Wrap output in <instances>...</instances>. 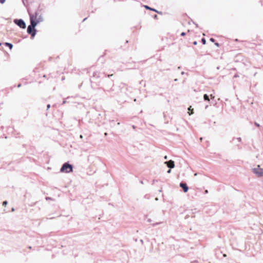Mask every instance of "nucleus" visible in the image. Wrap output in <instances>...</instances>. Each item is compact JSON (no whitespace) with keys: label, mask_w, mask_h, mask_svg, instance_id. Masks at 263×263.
Wrapping results in <instances>:
<instances>
[{"label":"nucleus","mask_w":263,"mask_h":263,"mask_svg":"<svg viewBox=\"0 0 263 263\" xmlns=\"http://www.w3.org/2000/svg\"><path fill=\"white\" fill-rule=\"evenodd\" d=\"M73 171L72 165L68 163H65L63 164L60 169V172L62 173H69Z\"/></svg>","instance_id":"nucleus-1"},{"label":"nucleus","mask_w":263,"mask_h":263,"mask_svg":"<svg viewBox=\"0 0 263 263\" xmlns=\"http://www.w3.org/2000/svg\"><path fill=\"white\" fill-rule=\"evenodd\" d=\"M252 171L258 177L263 176V168H260L259 165H258L256 167L252 168Z\"/></svg>","instance_id":"nucleus-2"},{"label":"nucleus","mask_w":263,"mask_h":263,"mask_svg":"<svg viewBox=\"0 0 263 263\" xmlns=\"http://www.w3.org/2000/svg\"><path fill=\"white\" fill-rule=\"evenodd\" d=\"M14 23L21 28L25 29L26 27L25 22L22 19H15Z\"/></svg>","instance_id":"nucleus-3"},{"label":"nucleus","mask_w":263,"mask_h":263,"mask_svg":"<svg viewBox=\"0 0 263 263\" xmlns=\"http://www.w3.org/2000/svg\"><path fill=\"white\" fill-rule=\"evenodd\" d=\"M27 33L30 34L32 37H34L36 34V30L34 27L29 25L27 28Z\"/></svg>","instance_id":"nucleus-4"},{"label":"nucleus","mask_w":263,"mask_h":263,"mask_svg":"<svg viewBox=\"0 0 263 263\" xmlns=\"http://www.w3.org/2000/svg\"><path fill=\"white\" fill-rule=\"evenodd\" d=\"M30 26H32V27H34L37 25L38 23H39L38 22H37L34 19V15L33 14H30Z\"/></svg>","instance_id":"nucleus-5"},{"label":"nucleus","mask_w":263,"mask_h":263,"mask_svg":"<svg viewBox=\"0 0 263 263\" xmlns=\"http://www.w3.org/2000/svg\"><path fill=\"white\" fill-rule=\"evenodd\" d=\"M34 15V19L35 20L39 23L43 21V18L42 15L38 12H36Z\"/></svg>","instance_id":"nucleus-6"},{"label":"nucleus","mask_w":263,"mask_h":263,"mask_svg":"<svg viewBox=\"0 0 263 263\" xmlns=\"http://www.w3.org/2000/svg\"><path fill=\"white\" fill-rule=\"evenodd\" d=\"M164 164H166L167 167H168L170 168H173L175 167V163L174 161L171 160L168 161H165L164 162Z\"/></svg>","instance_id":"nucleus-7"},{"label":"nucleus","mask_w":263,"mask_h":263,"mask_svg":"<svg viewBox=\"0 0 263 263\" xmlns=\"http://www.w3.org/2000/svg\"><path fill=\"white\" fill-rule=\"evenodd\" d=\"M180 186L183 189L184 192L185 193L187 192L189 190V187L185 183H180Z\"/></svg>","instance_id":"nucleus-8"},{"label":"nucleus","mask_w":263,"mask_h":263,"mask_svg":"<svg viewBox=\"0 0 263 263\" xmlns=\"http://www.w3.org/2000/svg\"><path fill=\"white\" fill-rule=\"evenodd\" d=\"M5 45L6 46H8L9 47V48L11 49L13 47V45L11 43H5Z\"/></svg>","instance_id":"nucleus-9"},{"label":"nucleus","mask_w":263,"mask_h":263,"mask_svg":"<svg viewBox=\"0 0 263 263\" xmlns=\"http://www.w3.org/2000/svg\"><path fill=\"white\" fill-rule=\"evenodd\" d=\"M203 98L205 101H210L209 97L206 94L204 95Z\"/></svg>","instance_id":"nucleus-10"},{"label":"nucleus","mask_w":263,"mask_h":263,"mask_svg":"<svg viewBox=\"0 0 263 263\" xmlns=\"http://www.w3.org/2000/svg\"><path fill=\"white\" fill-rule=\"evenodd\" d=\"M145 8L146 9H149V10H153V11H155V12H158V11H157L156 10H155V9H153V8H150L149 7H148V6H145Z\"/></svg>","instance_id":"nucleus-11"},{"label":"nucleus","mask_w":263,"mask_h":263,"mask_svg":"<svg viewBox=\"0 0 263 263\" xmlns=\"http://www.w3.org/2000/svg\"><path fill=\"white\" fill-rule=\"evenodd\" d=\"M201 42L203 44H206V40L204 38H202L201 39Z\"/></svg>","instance_id":"nucleus-12"},{"label":"nucleus","mask_w":263,"mask_h":263,"mask_svg":"<svg viewBox=\"0 0 263 263\" xmlns=\"http://www.w3.org/2000/svg\"><path fill=\"white\" fill-rule=\"evenodd\" d=\"M8 202L7 201H4L3 202V205H4V206H6Z\"/></svg>","instance_id":"nucleus-13"},{"label":"nucleus","mask_w":263,"mask_h":263,"mask_svg":"<svg viewBox=\"0 0 263 263\" xmlns=\"http://www.w3.org/2000/svg\"><path fill=\"white\" fill-rule=\"evenodd\" d=\"M255 125L256 126H257V127H259V126H260V125H259V124L258 123H257V122H255Z\"/></svg>","instance_id":"nucleus-14"},{"label":"nucleus","mask_w":263,"mask_h":263,"mask_svg":"<svg viewBox=\"0 0 263 263\" xmlns=\"http://www.w3.org/2000/svg\"><path fill=\"white\" fill-rule=\"evenodd\" d=\"M210 40L212 42H214L215 41V40L213 38H211Z\"/></svg>","instance_id":"nucleus-15"},{"label":"nucleus","mask_w":263,"mask_h":263,"mask_svg":"<svg viewBox=\"0 0 263 263\" xmlns=\"http://www.w3.org/2000/svg\"><path fill=\"white\" fill-rule=\"evenodd\" d=\"M5 0H0V3L3 4L5 2Z\"/></svg>","instance_id":"nucleus-16"},{"label":"nucleus","mask_w":263,"mask_h":263,"mask_svg":"<svg viewBox=\"0 0 263 263\" xmlns=\"http://www.w3.org/2000/svg\"><path fill=\"white\" fill-rule=\"evenodd\" d=\"M185 35V32H182V33H181V36H184Z\"/></svg>","instance_id":"nucleus-17"},{"label":"nucleus","mask_w":263,"mask_h":263,"mask_svg":"<svg viewBox=\"0 0 263 263\" xmlns=\"http://www.w3.org/2000/svg\"><path fill=\"white\" fill-rule=\"evenodd\" d=\"M193 44L195 45H196L197 44V42L196 41H194L193 42Z\"/></svg>","instance_id":"nucleus-18"},{"label":"nucleus","mask_w":263,"mask_h":263,"mask_svg":"<svg viewBox=\"0 0 263 263\" xmlns=\"http://www.w3.org/2000/svg\"><path fill=\"white\" fill-rule=\"evenodd\" d=\"M50 104L47 105V109H48L50 108Z\"/></svg>","instance_id":"nucleus-19"},{"label":"nucleus","mask_w":263,"mask_h":263,"mask_svg":"<svg viewBox=\"0 0 263 263\" xmlns=\"http://www.w3.org/2000/svg\"><path fill=\"white\" fill-rule=\"evenodd\" d=\"M215 44L217 47L219 46V44L218 43H216Z\"/></svg>","instance_id":"nucleus-20"},{"label":"nucleus","mask_w":263,"mask_h":263,"mask_svg":"<svg viewBox=\"0 0 263 263\" xmlns=\"http://www.w3.org/2000/svg\"><path fill=\"white\" fill-rule=\"evenodd\" d=\"M210 96H211L212 99L214 98V96L213 95H211Z\"/></svg>","instance_id":"nucleus-21"},{"label":"nucleus","mask_w":263,"mask_h":263,"mask_svg":"<svg viewBox=\"0 0 263 263\" xmlns=\"http://www.w3.org/2000/svg\"><path fill=\"white\" fill-rule=\"evenodd\" d=\"M171 172V169H170V170H168L167 173H170Z\"/></svg>","instance_id":"nucleus-22"},{"label":"nucleus","mask_w":263,"mask_h":263,"mask_svg":"<svg viewBox=\"0 0 263 263\" xmlns=\"http://www.w3.org/2000/svg\"><path fill=\"white\" fill-rule=\"evenodd\" d=\"M164 159H167V156H164Z\"/></svg>","instance_id":"nucleus-23"},{"label":"nucleus","mask_w":263,"mask_h":263,"mask_svg":"<svg viewBox=\"0 0 263 263\" xmlns=\"http://www.w3.org/2000/svg\"><path fill=\"white\" fill-rule=\"evenodd\" d=\"M189 115H191L192 114H193V112L192 111V112H191V113H190V112H189Z\"/></svg>","instance_id":"nucleus-24"},{"label":"nucleus","mask_w":263,"mask_h":263,"mask_svg":"<svg viewBox=\"0 0 263 263\" xmlns=\"http://www.w3.org/2000/svg\"><path fill=\"white\" fill-rule=\"evenodd\" d=\"M157 15H155L154 16V18H157Z\"/></svg>","instance_id":"nucleus-25"},{"label":"nucleus","mask_w":263,"mask_h":263,"mask_svg":"<svg viewBox=\"0 0 263 263\" xmlns=\"http://www.w3.org/2000/svg\"><path fill=\"white\" fill-rule=\"evenodd\" d=\"M181 74L182 75L184 74V72H183V71L181 72Z\"/></svg>","instance_id":"nucleus-26"},{"label":"nucleus","mask_w":263,"mask_h":263,"mask_svg":"<svg viewBox=\"0 0 263 263\" xmlns=\"http://www.w3.org/2000/svg\"><path fill=\"white\" fill-rule=\"evenodd\" d=\"M80 138L82 139L83 138V136L81 135L80 136Z\"/></svg>","instance_id":"nucleus-27"},{"label":"nucleus","mask_w":263,"mask_h":263,"mask_svg":"<svg viewBox=\"0 0 263 263\" xmlns=\"http://www.w3.org/2000/svg\"><path fill=\"white\" fill-rule=\"evenodd\" d=\"M21 85L20 84H18V85H17V87H21Z\"/></svg>","instance_id":"nucleus-28"},{"label":"nucleus","mask_w":263,"mask_h":263,"mask_svg":"<svg viewBox=\"0 0 263 263\" xmlns=\"http://www.w3.org/2000/svg\"><path fill=\"white\" fill-rule=\"evenodd\" d=\"M191 106H190V107H189L188 109H189V110H191Z\"/></svg>","instance_id":"nucleus-29"},{"label":"nucleus","mask_w":263,"mask_h":263,"mask_svg":"<svg viewBox=\"0 0 263 263\" xmlns=\"http://www.w3.org/2000/svg\"><path fill=\"white\" fill-rule=\"evenodd\" d=\"M238 140L239 141H241V139H240V138H238Z\"/></svg>","instance_id":"nucleus-30"},{"label":"nucleus","mask_w":263,"mask_h":263,"mask_svg":"<svg viewBox=\"0 0 263 263\" xmlns=\"http://www.w3.org/2000/svg\"><path fill=\"white\" fill-rule=\"evenodd\" d=\"M208 190H205V193H208Z\"/></svg>","instance_id":"nucleus-31"},{"label":"nucleus","mask_w":263,"mask_h":263,"mask_svg":"<svg viewBox=\"0 0 263 263\" xmlns=\"http://www.w3.org/2000/svg\"><path fill=\"white\" fill-rule=\"evenodd\" d=\"M174 81H178V79H175L174 80Z\"/></svg>","instance_id":"nucleus-32"},{"label":"nucleus","mask_w":263,"mask_h":263,"mask_svg":"<svg viewBox=\"0 0 263 263\" xmlns=\"http://www.w3.org/2000/svg\"><path fill=\"white\" fill-rule=\"evenodd\" d=\"M158 224H159V223H156V224H154L153 226H155V225Z\"/></svg>","instance_id":"nucleus-33"},{"label":"nucleus","mask_w":263,"mask_h":263,"mask_svg":"<svg viewBox=\"0 0 263 263\" xmlns=\"http://www.w3.org/2000/svg\"><path fill=\"white\" fill-rule=\"evenodd\" d=\"M223 257H226V254H224L223 255Z\"/></svg>","instance_id":"nucleus-34"},{"label":"nucleus","mask_w":263,"mask_h":263,"mask_svg":"<svg viewBox=\"0 0 263 263\" xmlns=\"http://www.w3.org/2000/svg\"><path fill=\"white\" fill-rule=\"evenodd\" d=\"M14 211V208H12V211Z\"/></svg>","instance_id":"nucleus-35"},{"label":"nucleus","mask_w":263,"mask_h":263,"mask_svg":"<svg viewBox=\"0 0 263 263\" xmlns=\"http://www.w3.org/2000/svg\"><path fill=\"white\" fill-rule=\"evenodd\" d=\"M155 200H158V198H156Z\"/></svg>","instance_id":"nucleus-36"},{"label":"nucleus","mask_w":263,"mask_h":263,"mask_svg":"<svg viewBox=\"0 0 263 263\" xmlns=\"http://www.w3.org/2000/svg\"><path fill=\"white\" fill-rule=\"evenodd\" d=\"M86 20V18H84L83 21H85Z\"/></svg>","instance_id":"nucleus-37"},{"label":"nucleus","mask_w":263,"mask_h":263,"mask_svg":"<svg viewBox=\"0 0 263 263\" xmlns=\"http://www.w3.org/2000/svg\"><path fill=\"white\" fill-rule=\"evenodd\" d=\"M178 69H180V67H179H179H178Z\"/></svg>","instance_id":"nucleus-38"},{"label":"nucleus","mask_w":263,"mask_h":263,"mask_svg":"<svg viewBox=\"0 0 263 263\" xmlns=\"http://www.w3.org/2000/svg\"><path fill=\"white\" fill-rule=\"evenodd\" d=\"M104 135H105V136H106V135H107V133H105L104 134Z\"/></svg>","instance_id":"nucleus-39"},{"label":"nucleus","mask_w":263,"mask_h":263,"mask_svg":"<svg viewBox=\"0 0 263 263\" xmlns=\"http://www.w3.org/2000/svg\"><path fill=\"white\" fill-rule=\"evenodd\" d=\"M200 140L201 141L202 140V138H200Z\"/></svg>","instance_id":"nucleus-40"},{"label":"nucleus","mask_w":263,"mask_h":263,"mask_svg":"<svg viewBox=\"0 0 263 263\" xmlns=\"http://www.w3.org/2000/svg\"><path fill=\"white\" fill-rule=\"evenodd\" d=\"M63 104L65 103V101H63Z\"/></svg>","instance_id":"nucleus-41"},{"label":"nucleus","mask_w":263,"mask_h":263,"mask_svg":"<svg viewBox=\"0 0 263 263\" xmlns=\"http://www.w3.org/2000/svg\"><path fill=\"white\" fill-rule=\"evenodd\" d=\"M1 45V43H0V46Z\"/></svg>","instance_id":"nucleus-42"}]
</instances>
